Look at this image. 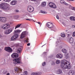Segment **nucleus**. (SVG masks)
<instances>
[{
  "mask_svg": "<svg viewBox=\"0 0 75 75\" xmlns=\"http://www.w3.org/2000/svg\"><path fill=\"white\" fill-rule=\"evenodd\" d=\"M70 1H74V0H69Z\"/></svg>",
  "mask_w": 75,
  "mask_h": 75,
  "instance_id": "3c124183",
  "label": "nucleus"
},
{
  "mask_svg": "<svg viewBox=\"0 0 75 75\" xmlns=\"http://www.w3.org/2000/svg\"><path fill=\"white\" fill-rule=\"evenodd\" d=\"M21 30H18L16 31L15 30L14 32V34H18L17 33H21Z\"/></svg>",
  "mask_w": 75,
  "mask_h": 75,
  "instance_id": "aec40b11",
  "label": "nucleus"
},
{
  "mask_svg": "<svg viewBox=\"0 0 75 75\" xmlns=\"http://www.w3.org/2000/svg\"><path fill=\"white\" fill-rule=\"evenodd\" d=\"M21 25H22V24L21 23L18 24L16 26L15 29H16L17 28H19V27H20V26Z\"/></svg>",
  "mask_w": 75,
  "mask_h": 75,
  "instance_id": "b1692460",
  "label": "nucleus"
},
{
  "mask_svg": "<svg viewBox=\"0 0 75 75\" xmlns=\"http://www.w3.org/2000/svg\"><path fill=\"white\" fill-rule=\"evenodd\" d=\"M13 61H14V62H13V63L14 64H20L21 63V58H18L17 59H13Z\"/></svg>",
  "mask_w": 75,
  "mask_h": 75,
  "instance_id": "7ed1b4c3",
  "label": "nucleus"
},
{
  "mask_svg": "<svg viewBox=\"0 0 75 75\" xmlns=\"http://www.w3.org/2000/svg\"><path fill=\"white\" fill-rule=\"evenodd\" d=\"M11 57L13 58H16L18 57V54L15 53H13L11 55Z\"/></svg>",
  "mask_w": 75,
  "mask_h": 75,
  "instance_id": "9d476101",
  "label": "nucleus"
},
{
  "mask_svg": "<svg viewBox=\"0 0 75 75\" xmlns=\"http://www.w3.org/2000/svg\"><path fill=\"white\" fill-rule=\"evenodd\" d=\"M10 27V25L8 24H6L2 26V28L4 29V30H7V29H8Z\"/></svg>",
  "mask_w": 75,
  "mask_h": 75,
  "instance_id": "423d86ee",
  "label": "nucleus"
},
{
  "mask_svg": "<svg viewBox=\"0 0 75 75\" xmlns=\"http://www.w3.org/2000/svg\"><path fill=\"white\" fill-rule=\"evenodd\" d=\"M50 23H47V25L49 28H52L54 27V25L52 23H51L50 24Z\"/></svg>",
  "mask_w": 75,
  "mask_h": 75,
  "instance_id": "f8f14e48",
  "label": "nucleus"
},
{
  "mask_svg": "<svg viewBox=\"0 0 75 75\" xmlns=\"http://www.w3.org/2000/svg\"><path fill=\"white\" fill-rule=\"evenodd\" d=\"M2 37V36H1V35L0 34V38H1V37Z\"/></svg>",
  "mask_w": 75,
  "mask_h": 75,
  "instance_id": "09e8293b",
  "label": "nucleus"
},
{
  "mask_svg": "<svg viewBox=\"0 0 75 75\" xmlns=\"http://www.w3.org/2000/svg\"><path fill=\"white\" fill-rule=\"evenodd\" d=\"M72 10H75V7L72 8Z\"/></svg>",
  "mask_w": 75,
  "mask_h": 75,
  "instance_id": "a19ab883",
  "label": "nucleus"
},
{
  "mask_svg": "<svg viewBox=\"0 0 75 75\" xmlns=\"http://www.w3.org/2000/svg\"><path fill=\"white\" fill-rule=\"evenodd\" d=\"M7 52H12V49L10 47H6L4 49Z\"/></svg>",
  "mask_w": 75,
  "mask_h": 75,
  "instance_id": "6e6552de",
  "label": "nucleus"
},
{
  "mask_svg": "<svg viewBox=\"0 0 75 75\" xmlns=\"http://www.w3.org/2000/svg\"><path fill=\"white\" fill-rule=\"evenodd\" d=\"M72 27H73V28H75V26H74V25H72Z\"/></svg>",
  "mask_w": 75,
  "mask_h": 75,
  "instance_id": "49530a36",
  "label": "nucleus"
},
{
  "mask_svg": "<svg viewBox=\"0 0 75 75\" xmlns=\"http://www.w3.org/2000/svg\"><path fill=\"white\" fill-rule=\"evenodd\" d=\"M57 57L58 58H62V55L60 54H58L57 55Z\"/></svg>",
  "mask_w": 75,
  "mask_h": 75,
  "instance_id": "6ab92c4d",
  "label": "nucleus"
},
{
  "mask_svg": "<svg viewBox=\"0 0 75 75\" xmlns=\"http://www.w3.org/2000/svg\"><path fill=\"white\" fill-rule=\"evenodd\" d=\"M49 6L51 8H57V6L55 5V4L50 2L49 4Z\"/></svg>",
  "mask_w": 75,
  "mask_h": 75,
  "instance_id": "39448f33",
  "label": "nucleus"
},
{
  "mask_svg": "<svg viewBox=\"0 0 75 75\" xmlns=\"http://www.w3.org/2000/svg\"><path fill=\"white\" fill-rule=\"evenodd\" d=\"M40 27H41V25H40Z\"/></svg>",
  "mask_w": 75,
  "mask_h": 75,
  "instance_id": "13d9d810",
  "label": "nucleus"
},
{
  "mask_svg": "<svg viewBox=\"0 0 75 75\" xmlns=\"http://www.w3.org/2000/svg\"><path fill=\"white\" fill-rule=\"evenodd\" d=\"M70 36V35L69 34H68V35L67 36V37H68V38Z\"/></svg>",
  "mask_w": 75,
  "mask_h": 75,
  "instance_id": "c03bdc74",
  "label": "nucleus"
},
{
  "mask_svg": "<svg viewBox=\"0 0 75 75\" xmlns=\"http://www.w3.org/2000/svg\"><path fill=\"white\" fill-rule=\"evenodd\" d=\"M1 0H0V1H1Z\"/></svg>",
  "mask_w": 75,
  "mask_h": 75,
  "instance_id": "4d7b16f0",
  "label": "nucleus"
},
{
  "mask_svg": "<svg viewBox=\"0 0 75 75\" xmlns=\"http://www.w3.org/2000/svg\"><path fill=\"white\" fill-rule=\"evenodd\" d=\"M25 35H26V31L23 32L21 34V38H24L25 37Z\"/></svg>",
  "mask_w": 75,
  "mask_h": 75,
  "instance_id": "9b49d317",
  "label": "nucleus"
},
{
  "mask_svg": "<svg viewBox=\"0 0 75 75\" xmlns=\"http://www.w3.org/2000/svg\"><path fill=\"white\" fill-rule=\"evenodd\" d=\"M27 45L28 46H30V43H28Z\"/></svg>",
  "mask_w": 75,
  "mask_h": 75,
  "instance_id": "37998d69",
  "label": "nucleus"
},
{
  "mask_svg": "<svg viewBox=\"0 0 75 75\" xmlns=\"http://www.w3.org/2000/svg\"><path fill=\"white\" fill-rule=\"evenodd\" d=\"M26 20H29V21H30V20L28 19H26Z\"/></svg>",
  "mask_w": 75,
  "mask_h": 75,
  "instance_id": "de8ad7c7",
  "label": "nucleus"
},
{
  "mask_svg": "<svg viewBox=\"0 0 75 75\" xmlns=\"http://www.w3.org/2000/svg\"><path fill=\"white\" fill-rule=\"evenodd\" d=\"M31 1H34L35 3H37V0H30Z\"/></svg>",
  "mask_w": 75,
  "mask_h": 75,
  "instance_id": "7c9ffc66",
  "label": "nucleus"
},
{
  "mask_svg": "<svg viewBox=\"0 0 75 75\" xmlns=\"http://www.w3.org/2000/svg\"><path fill=\"white\" fill-rule=\"evenodd\" d=\"M18 37V34H16L15 35H14L11 38V41H15V40H16Z\"/></svg>",
  "mask_w": 75,
  "mask_h": 75,
  "instance_id": "0eeeda50",
  "label": "nucleus"
},
{
  "mask_svg": "<svg viewBox=\"0 0 75 75\" xmlns=\"http://www.w3.org/2000/svg\"><path fill=\"white\" fill-rule=\"evenodd\" d=\"M61 3L62 4H65L66 6H68V4L65 2V1L64 0H61L60 1Z\"/></svg>",
  "mask_w": 75,
  "mask_h": 75,
  "instance_id": "2eb2a0df",
  "label": "nucleus"
},
{
  "mask_svg": "<svg viewBox=\"0 0 75 75\" xmlns=\"http://www.w3.org/2000/svg\"><path fill=\"white\" fill-rule=\"evenodd\" d=\"M62 51L63 52L65 53V52H66V51H67V50L64 49H63L62 50Z\"/></svg>",
  "mask_w": 75,
  "mask_h": 75,
  "instance_id": "2f4dec72",
  "label": "nucleus"
},
{
  "mask_svg": "<svg viewBox=\"0 0 75 75\" xmlns=\"http://www.w3.org/2000/svg\"><path fill=\"white\" fill-rule=\"evenodd\" d=\"M62 73V71L61 69H59L56 71V74H61Z\"/></svg>",
  "mask_w": 75,
  "mask_h": 75,
  "instance_id": "dca6fc26",
  "label": "nucleus"
},
{
  "mask_svg": "<svg viewBox=\"0 0 75 75\" xmlns=\"http://www.w3.org/2000/svg\"><path fill=\"white\" fill-rule=\"evenodd\" d=\"M73 37H75V32H74L73 33Z\"/></svg>",
  "mask_w": 75,
  "mask_h": 75,
  "instance_id": "58836bf2",
  "label": "nucleus"
},
{
  "mask_svg": "<svg viewBox=\"0 0 75 75\" xmlns=\"http://www.w3.org/2000/svg\"><path fill=\"white\" fill-rule=\"evenodd\" d=\"M4 1L5 2H9L11 0H4Z\"/></svg>",
  "mask_w": 75,
  "mask_h": 75,
  "instance_id": "4c0bfd02",
  "label": "nucleus"
},
{
  "mask_svg": "<svg viewBox=\"0 0 75 75\" xmlns=\"http://www.w3.org/2000/svg\"><path fill=\"white\" fill-rule=\"evenodd\" d=\"M21 75H23V74H21Z\"/></svg>",
  "mask_w": 75,
  "mask_h": 75,
  "instance_id": "864d4df0",
  "label": "nucleus"
},
{
  "mask_svg": "<svg viewBox=\"0 0 75 75\" xmlns=\"http://www.w3.org/2000/svg\"><path fill=\"white\" fill-rule=\"evenodd\" d=\"M74 71L71 70L69 71V75H74Z\"/></svg>",
  "mask_w": 75,
  "mask_h": 75,
  "instance_id": "412c9836",
  "label": "nucleus"
},
{
  "mask_svg": "<svg viewBox=\"0 0 75 75\" xmlns=\"http://www.w3.org/2000/svg\"><path fill=\"white\" fill-rule=\"evenodd\" d=\"M16 4H17V1L15 0L12 1L11 3V5L12 6H14Z\"/></svg>",
  "mask_w": 75,
  "mask_h": 75,
  "instance_id": "4468645a",
  "label": "nucleus"
},
{
  "mask_svg": "<svg viewBox=\"0 0 75 75\" xmlns=\"http://www.w3.org/2000/svg\"><path fill=\"white\" fill-rule=\"evenodd\" d=\"M10 75V73H8L7 74V75Z\"/></svg>",
  "mask_w": 75,
  "mask_h": 75,
  "instance_id": "8fccbe9b",
  "label": "nucleus"
},
{
  "mask_svg": "<svg viewBox=\"0 0 75 75\" xmlns=\"http://www.w3.org/2000/svg\"><path fill=\"white\" fill-rule=\"evenodd\" d=\"M64 23L63 22H62V23L63 24Z\"/></svg>",
  "mask_w": 75,
  "mask_h": 75,
  "instance_id": "5fc2aeb1",
  "label": "nucleus"
},
{
  "mask_svg": "<svg viewBox=\"0 0 75 75\" xmlns=\"http://www.w3.org/2000/svg\"><path fill=\"white\" fill-rule=\"evenodd\" d=\"M25 41H26V42H27L28 41L27 40H26Z\"/></svg>",
  "mask_w": 75,
  "mask_h": 75,
  "instance_id": "603ef678",
  "label": "nucleus"
},
{
  "mask_svg": "<svg viewBox=\"0 0 75 75\" xmlns=\"http://www.w3.org/2000/svg\"><path fill=\"white\" fill-rule=\"evenodd\" d=\"M46 63H45V62H44L42 63V66H45V65H46Z\"/></svg>",
  "mask_w": 75,
  "mask_h": 75,
  "instance_id": "e433bc0d",
  "label": "nucleus"
},
{
  "mask_svg": "<svg viewBox=\"0 0 75 75\" xmlns=\"http://www.w3.org/2000/svg\"><path fill=\"white\" fill-rule=\"evenodd\" d=\"M60 60H57L56 62V63L57 64H60Z\"/></svg>",
  "mask_w": 75,
  "mask_h": 75,
  "instance_id": "bb28decb",
  "label": "nucleus"
},
{
  "mask_svg": "<svg viewBox=\"0 0 75 75\" xmlns=\"http://www.w3.org/2000/svg\"><path fill=\"white\" fill-rule=\"evenodd\" d=\"M31 75H37V73L33 72L31 74Z\"/></svg>",
  "mask_w": 75,
  "mask_h": 75,
  "instance_id": "c756f323",
  "label": "nucleus"
},
{
  "mask_svg": "<svg viewBox=\"0 0 75 75\" xmlns=\"http://www.w3.org/2000/svg\"><path fill=\"white\" fill-rule=\"evenodd\" d=\"M47 4V3L45 2H43L42 4H41V7H45L46 6V4Z\"/></svg>",
  "mask_w": 75,
  "mask_h": 75,
  "instance_id": "a211bd4d",
  "label": "nucleus"
},
{
  "mask_svg": "<svg viewBox=\"0 0 75 75\" xmlns=\"http://www.w3.org/2000/svg\"><path fill=\"white\" fill-rule=\"evenodd\" d=\"M36 23H38V24H40H40H41V23H40V22H36Z\"/></svg>",
  "mask_w": 75,
  "mask_h": 75,
  "instance_id": "ea45409f",
  "label": "nucleus"
},
{
  "mask_svg": "<svg viewBox=\"0 0 75 75\" xmlns=\"http://www.w3.org/2000/svg\"><path fill=\"white\" fill-rule=\"evenodd\" d=\"M70 19L71 21H75V17H74L73 16L70 17Z\"/></svg>",
  "mask_w": 75,
  "mask_h": 75,
  "instance_id": "4be33fe9",
  "label": "nucleus"
},
{
  "mask_svg": "<svg viewBox=\"0 0 75 75\" xmlns=\"http://www.w3.org/2000/svg\"><path fill=\"white\" fill-rule=\"evenodd\" d=\"M0 21L1 22L4 23L6 21V18H5L0 17Z\"/></svg>",
  "mask_w": 75,
  "mask_h": 75,
  "instance_id": "ddd939ff",
  "label": "nucleus"
},
{
  "mask_svg": "<svg viewBox=\"0 0 75 75\" xmlns=\"http://www.w3.org/2000/svg\"><path fill=\"white\" fill-rule=\"evenodd\" d=\"M65 58L66 59H68L69 58V56L68 55V54H66Z\"/></svg>",
  "mask_w": 75,
  "mask_h": 75,
  "instance_id": "c85d7f7f",
  "label": "nucleus"
},
{
  "mask_svg": "<svg viewBox=\"0 0 75 75\" xmlns=\"http://www.w3.org/2000/svg\"><path fill=\"white\" fill-rule=\"evenodd\" d=\"M68 63H69V62H67L66 60H63L62 61V62L61 63L62 67L63 69H66V68L67 69H70V68H71V65L69 64V66L67 65L65 66V65H67Z\"/></svg>",
  "mask_w": 75,
  "mask_h": 75,
  "instance_id": "f257e3e1",
  "label": "nucleus"
},
{
  "mask_svg": "<svg viewBox=\"0 0 75 75\" xmlns=\"http://www.w3.org/2000/svg\"><path fill=\"white\" fill-rule=\"evenodd\" d=\"M61 36L62 37H65V33H61Z\"/></svg>",
  "mask_w": 75,
  "mask_h": 75,
  "instance_id": "a878e982",
  "label": "nucleus"
},
{
  "mask_svg": "<svg viewBox=\"0 0 75 75\" xmlns=\"http://www.w3.org/2000/svg\"><path fill=\"white\" fill-rule=\"evenodd\" d=\"M0 8L4 10H9V5L8 4H5L4 3L1 4H0Z\"/></svg>",
  "mask_w": 75,
  "mask_h": 75,
  "instance_id": "f03ea898",
  "label": "nucleus"
},
{
  "mask_svg": "<svg viewBox=\"0 0 75 75\" xmlns=\"http://www.w3.org/2000/svg\"><path fill=\"white\" fill-rule=\"evenodd\" d=\"M28 74L27 72L25 71L23 73V75H27Z\"/></svg>",
  "mask_w": 75,
  "mask_h": 75,
  "instance_id": "f704fd0d",
  "label": "nucleus"
},
{
  "mask_svg": "<svg viewBox=\"0 0 75 75\" xmlns=\"http://www.w3.org/2000/svg\"><path fill=\"white\" fill-rule=\"evenodd\" d=\"M74 40V39L73 38H71L69 40V42L70 43H73Z\"/></svg>",
  "mask_w": 75,
  "mask_h": 75,
  "instance_id": "5701e85b",
  "label": "nucleus"
},
{
  "mask_svg": "<svg viewBox=\"0 0 75 75\" xmlns=\"http://www.w3.org/2000/svg\"><path fill=\"white\" fill-rule=\"evenodd\" d=\"M14 70L16 72H19V71H22V69H18L17 67H15L14 69Z\"/></svg>",
  "mask_w": 75,
  "mask_h": 75,
  "instance_id": "f3484780",
  "label": "nucleus"
},
{
  "mask_svg": "<svg viewBox=\"0 0 75 75\" xmlns=\"http://www.w3.org/2000/svg\"><path fill=\"white\" fill-rule=\"evenodd\" d=\"M56 18H57L58 20H59V16H56Z\"/></svg>",
  "mask_w": 75,
  "mask_h": 75,
  "instance_id": "79ce46f5",
  "label": "nucleus"
},
{
  "mask_svg": "<svg viewBox=\"0 0 75 75\" xmlns=\"http://www.w3.org/2000/svg\"><path fill=\"white\" fill-rule=\"evenodd\" d=\"M42 74V72H39L38 73H37V75H40Z\"/></svg>",
  "mask_w": 75,
  "mask_h": 75,
  "instance_id": "72a5a7b5",
  "label": "nucleus"
},
{
  "mask_svg": "<svg viewBox=\"0 0 75 75\" xmlns=\"http://www.w3.org/2000/svg\"><path fill=\"white\" fill-rule=\"evenodd\" d=\"M19 11H18V10H16V12H17V13H18V12Z\"/></svg>",
  "mask_w": 75,
  "mask_h": 75,
  "instance_id": "a18cd8bd",
  "label": "nucleus"
},
{
  "mask_svg": "<svg viewBox=\"0 0 75 75\" xmlns=\"http://www.w3.org/2000/svg\"><path fill=\"white\" fill-rule=\"evenodd\" d=\"M43 46H44V45H43L42 47H43Z\"/></svg>",
  "mask_w": 75,
  "mask_h": 75,
  "instance_id": "6e6d98bb",
  "label": "nucleus"
},
{
  "mask_svg": "<svg viewBox=\"0 0 75 75\" xmlns=\"http://www.w3.org/2000/svg\"><path fill=\"white\" fill-rule=\"evenodd\" d=\"M11 32H12V29L10 28L5 31V34L6 35H7V34H9Z\"/></svg>",
  "mask_w": 75,
  "mask_h": 75,
  "instance_id": "1a4fd4ad",
  "label": "nucleus"
},
{
  "mask_svg": "<svg viewBox=\"0 0 75 75\" xmlns=\"http://www.w3.org/2000/svg\"><path fill=\"white\" fill-rule=\"evenodd\" d=\"M27 10L29 11V12H30V13H32V12H33L34 10V7L33 6L30 5H29L28 6Z\"/></svg>",
  "mask_w": 75,
  "mask_h": 75,
  "instance_id": "20e7f679",
  "label": "nucleus"
},
{
  "mask_svg": "<svg viewBox=\"0 0 75 75\" xmlns=\"http://www.w3.org/2000/svg\"><path fill=\"white\" fill-rule=\"evenodd\" d=\"M55 62L54 61H52V65H55Z\"/></svg>",
  "mask_w": 75,
  "mask_h": 75,
  "instance_id": "c9c22d12",
  "label": "nucleus"
},
{
  "mask_svg": "<svg viewBox=\"0 0 75 75\" xmlns=\"http://www.w3.org/2000/svg\"><path fill=\"white\" fill-rule=\"evenodd\" d=\"M21 49L19 48L17 50V52L18 54H20L21 52Z\"/></svg>",
  "mask_w": 75,
  "mask_h": 75,
  "instance_id": "393cba45",
  "label": "nucleus"
},
{
  "mask_svg": "<svg viewBox=\"0 0 75 75\" xmlns=\"http://www.w3.org/2000/svg\"><path fill=\"white\" fill-rule=\"evenodd\" d=\"M14 18H15V19H17V18H18V17H19V16L17 15V16H13Z\"/></svg>",
  "mask_w": 75,
  "mask_h": 75,
  "instance_id": "cd10ccee",
  "label": "nucleus"
},
{
  "mask_svg": "<svg viewBox=\"0 0 75 75\" xmlns=\"http://www.w3.org/2000/svg\"><path fill=\"white\" fill-rule=\"evenodd\" d=\"M40 12H41L42 13H43V14H47V12L44 11H41Z\"/></svg>",
  "mask_w": 75,
  "mask_h": 75,
  "instance_id": "473e14b6",
  "label": "nucleus"
}]
</instances>
